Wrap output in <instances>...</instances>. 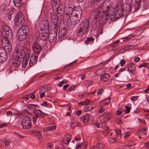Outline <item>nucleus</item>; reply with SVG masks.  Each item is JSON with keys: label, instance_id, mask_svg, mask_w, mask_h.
I'll use <instances>...</instances> for the list:
<instances>
[{"label": "nucleus", "instance_id": "c9c22d12", "mask_svg": "<svg viewBox=\"0 0 149 149\" xmlns=\"http://www.w3.org/2000/svg\"><path fill=\"white\" fill-rule=\"evenodd\" d=\"M48 38L51 42H53L56 39V35L50 34L49 35Z\"/></svg>", "mask_w": 149, "mask_h": 149}, {"label": "nucleus", "instance_id": "412c9836", "mask_svg": "<svg viewBox=\"0 0 149 149\" xmlns=\"http://www.w3.org/2000/svg\"><path fill=\"white\" fill-rule=\"evenodd\" d=\"M72 139L71 135L69 134H67L65 135V138L63 139V143L66 144H68Z\"/></svg>", "mask_w": 149, "mask_h": 149}, {"label": "nucleus", "instance_id": "f3484780", "mask_svg": "<svg viewBox=\"0 0 149 149\" xmlns=\"http://www.w3.org/2000/svg\"><path fill=\"white\" fill-rule=\"evenodd\" d=\"M49 31H46L42 30L40 31V36L41 39L45 40L48 38Z\"/></svg>", "mask_w": 149, "mask_h": 149}, {"label": "nucleus", "instance_id": "a211bd4d", "mask_svg": "<svg viewBox=\"0 0 149 149\" xmlns=\"http://www.w3.org/2000/svg\"><path fill=\"white\" fill-rule=\"evenodd\" d=\"M81 17H77L73 15H71V18H70L71 24L73 25H76L79 22Z\"/></svg>", "mask_w": 149, "mask_h": 149}, {"label": "nucleus", "instance_id": "f704fd0d", "mask_svg": "<svg viewBox=\"0 0 149 149\" xmlns=\"http://www.w3.org/2000/svg\"><path fill=\"white\" fill-rule=\"evenodd\" d=\"M29 57H27L26 58H24L22 61V67L23 68H25L28 64V60Z\"/></svg>", "mask_w": 149, "mask_h": 149}, {"label": "nucleus", "instance_id": "ddd939ff", "mask_svg": "<svg viewBox=\"0 0 149 149\" xmlns=\"http://www.w3.org/2000/svg\"><path fill=\"white\" fill-rule=\"evenodd\" d=\"M32 48L33 51L36 53L39 54L42 50V47L38 43L34 42L32 45Z\"/></svg>", "mask_w": 149, "mask_h": 149}, {"label": "nucleus", "instance_id": "c756f323", "mask_svg": "<svg viewBox=\"0 0 149 149\" xmlns=\"http://www.w3.org/2000/svg\"><path fill=\"white\" fill-rule=\"evenodd\" d=\"M109 74H105L102 75L101 77V79L104 81H107L109 78Z\"/></svg>", "mask_w": 149, "mask_h": 149}, {"label": "nucleus", "instance_id": "4d7b16f0", "mask_svg": "<svg viewBox=\"0 0 149 149\" xmlns=\"http://www.w3.org/2000/svg\"><path fill=\"white\" fill-rule=\"evenodd\" d=\"M138 98V96H132L131 97L130 99L132 100L136 101Z\"/></svg>", "mask_w": 149, "mask_h": 149}, {"label": "nucleus", "instance_id": "ea45409f", "mask_svg": "<svg viewBox=\"0 0 149 149\" xmlns=\"http://www.w3.org/2000/svg\"><path fill=\"white\" fill-rule=\"evenodd\" d=\"M94 40V38L92 37H90L87 38V40L85 41V43L86 44L88 43L91 44L92 43Z\"/></svg>", "mask_w": 149, "mask_h": 149}, {"label": "nucleus", "instance_id": "4c0bfd02", "mask_svg": "<svg viewBox=\"0 0 149 149\" xmlns=\"http://www.w3.org/2000/svg\"><path fill=\"white\" fill-rule=\"evenodd\" d=\"M33 132L36 134V135L38 136V139H41L42 138L41 133L40 131L36 130H34L33 131Z\"/></svg>", "mask_w": 149, "mask_h": 149}, {"label": "nucleus", "instance_id": "58836bf2", "mask_svg": "<svg viewBox=\"0 0 149 149\" xmlns=\"http://www.w3.org/2000/svg\"><path fill=\"white\" fill-rule=\"evenodd\" d=\"M91 103V101L90 100L86 99L84 101L81 102L79 103L81 105H84L86 106Z\"/></svg>", "mask_w": 149, "mask_h": 149}, {"label": "nucleus", "instance_id": "774afa93", "mask_svg": "<svg viewBox=\"0 0 149 149\" xmlns=\"http://www.w3.org/2000/svg\"><path fill=\"white\" fill-rule=\"evenodd\" d=\"M145 147L147 149L149 148V143L146 142L145 143Z\"/></svg>", "mask_w": 149, "mask_h": 149}, {"label": "nucleus", "instance_id": "dca6fc26", "mask_svg": "<svg viewBox=\"0 0 149 149\" xmlns=\"http://www.w3.org/2000/svg\"><path fill=\"white\" fill-rule=\"evenodd\" d=\"M38 58V56H37L34 54L31 55L29 63V67H32L37 62Z\"/></svg>", "mask_w": 149, "mask_h": 149}, {"label": "nucleus", "instance_id": "e2e57ef3", "mask_svg": "<svg viewBox=\"0 0 149 149\" xmlns=\"http://www.w3.org/2000/svg\"><path fill=\"white\" fill-rule=\"evenodd\" d=\"M133 36L132 35H130L128 36H127V37H125L124 38H123V40L124 41L126 40H128V39H130L131 38H132Z\"/></svg>", "mask_w": 149, "mask_h": 149}, {"label": "nucleus", "instance_id": "603ef678", "mask_svg": "<svg viewBox=\"0 0 149 149\" xmlns=\"http://www.w3.org/2000/svg\"><path fill=\"white\" fill-rule=\"evenodd\" d=\"M14 133L17 137L21 138H23L24 137V136L21 135L19 133L17 132H15Z\"/></svg>", "mask_w": 149, "mask_h": 149}, {"label": "nucleus", "instance_id": "6ab92c4d", "mask_svg": "<svg viewBox=\"0 0 149 149\" xmlns=\"http://www.w3.org/2000/svg\"><path fill=\"white\" fill-rule=\"evenodd\" d=\"M52 7L53 10H56V11H58L60 7V1L59 0H52Z\"/></svg>", "mask_w": 149, "mask_h": 149}, {"label": "nucleus", "instance_id": "5701e85b", "mask_svg": "<svg viewBox=\"0 0 149 149\" xmlns=\"http://www.w3.org/2000/svg\"><path fill=\"white\" fill-rule=\"evenodd\" d=\"M18 31L20 32L22 31V32L24 33L27 35L29 32V29L27 26H22Z\"/></svg>", "mask_w": 149, "mask_h": 149}, {"label": "nucleus", "instance_id": "f8f14e48", "mask_svg": "<svg viewBox=\"0 0 149 149\" xmlns=\"http://www.w3.org/2000/svg\"><path fill=\"white\" fill-rule=\"evenodd\" d=\"M34 116L33 118V122H35L38 118L42 117L44 116L43 112L40 110L38 109L33 111Z\"/></svg>", "mask_w": 149, "mask_h": 149}, {"label": "nucleus", "instance_id": "5fc2aeb1", "mask_svg": "<svg viewBox=\"0 0 149 149\" xmlns=\"http://www.w3.org/2000/svg\"><path fill=\"white\" fill-rule=\"evenodd\" d=\"M116 139V138L115 137L110 138L109 140V142L111 143H114Z\"/></svg>", "mask_w": 149, "mask_h": 149}, {"label": "nucleus", "instance_id": "cd10ccee", "mask_svg": "<svg viewBox=\"0 0 149 149\" xmlns=\"http://www.w3.org/2000/svg\"><path fill=\"white\" fill-rule=\"evenodd\" d=\"M51 87L49 86H43L41 87L40 90V93H42L43 92H47V91L50 90L51 89Z\"/></svg>", "mask_w": 149, "mask_h": 149}, {"label": "nucleus", "instance_id": "bf43d9fd", "mask_svg": "<svg viewBox=\"0 0 149 149\" xmlns=\"http://www.w3.org/2000/svg\"><path fill=\"white\" fill-rule=\"evenodd\" d=\"M103 92V89L102 88L99 89L97 92V95H100L102 94Z\"/></svg>", "mask_w": 149, "mask_h": 149}, {"label": "nucleus", "instance_id": "a18cd8bd", "mask_svg": "<svg viewBox=\"0 0 149 149\" xmlns=\"http://www.w3.org/2000/svg\"><path fill=\"white\" fill-rule=\"evenodd\" d=\"M13 1L15 5L16 6H18L19 4L22 1V0H13Z\"/></svg>", "mask_w": 149, "mask_h": 149}, {"label": "nucleus", "instance_id": "7ed1b4c3", "mask_svg": "<svg viewBox=\"0 0 149 149\" xmlns=\"http://www.w3.org/2000/svg\"><path fill=\"white\" fill-rule=\"evenodd\" d=\"M82 14V10L79 8L73 10L72 9H71L70 10H67L65 12V19L66 21H68L71 18V15H75L81 17Z\"/></svg>", "mask_w": 149, "mask_h": 149}, {"label": "nucleus", "instance_id": "0e129e2a", "mask_svg": "<svg viewBox=\"0 0 149 149\" xmlns=\"http://www.w3.org/2000/svg\"><path fill=\"white\" fill-rule=\"evenodd\" d=\"M6 115L7 116H12L13 114V112L11 111H8L6 112Z\"/></svg>", "mask_w": 149, "mask_h": 149}, {"label": "nucleus", "instance_id": "6e6d98bb", "mask_svg": "<svg viewBox=\"0 0 149 149\" xmlns=\"http://www.w3.org/2000/svg\"><path fill=\"white\" fill-rule=\"evenodd\" d=\"M78 77L79 78H81L82 80L85 79L86 76L83 74H80L78 75Z\"/></svg>", "mask_w": 149, "mask_h": 149}, {"label": "nucleus", "instance_id": "49530a36", "mask_svg": "<svg viewBox=\"0 0 149 149\" xmlns=\"http://www.w3.org/2000/svg\"><path fill=\"white\" fill-rule=\"evenodd\" d=\"M36 106V105L31 104L28 105V108L30 110H33L34 109Z\"/></svg>", "mask_w": 149, "mask_h": 149}, {"label": "nucleus", "instance_id": "79ce46f5", "mask_svg": "<svg viewBox=\"0 0 149 149\" xmlns=\"http://www.w3.org/2000/svg\"><path fill=\"white\" fill-rule=\"evenodd\" d=\"M120 149H132L131 148L127 145H123L120 146Z\"/></svg>", "mask_w": 149, "mask_h": 149}, {"label": "nucleus", "instance_id": "864d4df0", "mask_svg": "<svg viewBox=\"0 0 149 149\" xmlns=\"http://www.w3.org/2000/svg\"><path fill=\"white\" fill-rule=\"evenodd\" d=\"M110 102V98H109L107 102H104L102 103V106H104L106 105L109 104Z\"/></svg>", "mask_w": 149, "mask_h": 149}, {"label": "nucleus", "instance_id": "0eeeda50", "mask_svg": "<svg viewBox=\"0 0 149 149\" xmlns=\"http://www.w3.org/2000/svg\"><path fill=\"white\" fill-rule=\"evenodd\" d=\"M22 125L24 129H29L31 126V118L28 116L24 117L22 120Z\"/></svg>", "mask_w": 149, "mask_h": 149}, {"label": "nucleus", "instance_id": "39448f33", "mask_svg": "<svg viewBox=\"0 0 149 149\" xmlns=\"http://www.w3.org/2000/svg\"><path fill=\"white\" fill-rule=\"evenodd\" d=\"M89 26V22L88 20H84L80 24V28L78 31V35L82 36L85 34Z\"/></svg>", "mask_w": 149, "mask_h": 149}, {"label": "nucleus", "instance_id": "f03ea898", "mask_svg": "<svg viewBox=\"0 0 149 149\" xmlns=\"http://www.w3.org/2000/svg\"><path fill=\"white\" fill-rule=\"evenodd\" d=\"M24 52L19 49H15L13 55L11 62L15 66L18 67L21 64Z\"/></svg>", "mask_w": 149, "mask_h": 149}, {"label": "nucleus", "instance_id": "c85d7f7f", "mask_svg": "<svg viewBox=\"0 0 149 149\" xmlns=\"http://www.w3.org/2000/svg\"><path fill=\"white\" fill-rule=\"evenodd\" d=\"M96 107L94 105L89 104L86 105L85 107L86 109V111H91Z\"/></svg>", "mask_w": 149, "mask_h": 149}, {"label": "nucleus", "instance_id": "c03bdc74", "mask_svg": "<svg viewBox=\"0 0 149 149\" xmlns=\"http://www.w3.org/2000/svg\"><path fill=\"white\" fill-rule=\"evenodd\" d=\"M72 123L71 125L72 127V128L75 127L77 125L78 126V125L79 124V123L77 122V121L74 120H72Z\"/></svg>", "mask_w": 149, "mask_h": 149}, {"label": "nucleus", "instance_id": "393cba45", "mask_svg": "<svg viewBox=\"0 0 149 149\" xmlns=\"http://www.w3.org/2000/svg\"><path fill=\"white\" fill-rule=\"evenodd\" d=\"M56 128V125L55 124H54L46 128L45 130L47 132H50L55 130Z\"/></svg>", "mask_w": 149, "mask_h": 149}, {"label": "nucleus", "instance_id": "9d476101", "mask_svg": "<svg viewBox=\"0 0 149 149\" xmlns=\"http://www.w3.org/2000/svg\"><path fill=\"white\" fill-rule=\"evenodd\" d=\"M24 20L23 15L21 13H19L16 15L15 19V23L16 26L19 25Z\"/></svg>", "mask_w": 149, "mask_h": 149}, {"label": "nucleus", "instance_id": "2eb2a0df", "mask_svg": "<svg viewBox=\"0 0 149 149\" xmlns=\"http://www.w3.org/2000/svg\"><path fill=\"white\" fill-rule=\"evenodd\" d=\"M124 8V14L127 15L129 12L131 11L132 8V5L131 3H126L123 5Z\"/></svg>", "mask_w": 149, "mask_h": 149}, {"label": "nucleus", "instance_id": "b1692460", "mask_svg": "<svg viewBox=\"0 0 149 149\" xmlns=\"http://www.w3.org/2000/svg\"><path fill=\"white\" fill-rule=\"evenodd\" d=\"M104 145L101 142L97 143L95 146L93 147L92 149H103Z\"/></svg>", "mask_w": 149, "mask_h": 149}, {"label": "nucleus", "instance_id": "e433bc0d", "mask_svg": "<svg viewBox=\"0 0 149 149\" xmlns=\"http://www.w3.org/2000/svg\"><path fill=\"white\" fill-rule=\"evenodd\" d=\"M131 104H127L125 105V112L126 113H128L130 111V110L131 109Z\"/></svg>", "mask_w": 149, "mask_h": 149}, {"label": "nucleus", "instance_id": "9b49d317", "mask_svg": "<svg viewBox=\"0 0 149 149\" xmlns=\"http://www.w3.org/2000/svg\"><path fill=\"white\" fill-rule=\"evenodd\" d=\"M40 30L48 31H49V24L47 20L42 21L40 24Z\"/></svg>", "mask_w": 149, "mask_h": 149}, {"label": "nucleus", "instance_id": "423d86ee", "mask_svg": "<svg viewBox=\"0 0 149 149\" xmlns=\"http://www.w3.org/2000/svg\"><path fill=\"white\" fill-rule=\"evenodd\" d=\"M112 116L111 113L109 112H104L100 116V119L101 120H104V124H102V127L103 129L106 131H107L109 128L105 125L104 123L105 122L108 121L110 118H111Z\"/></svg>", "mask_w": 149, "mask_h": 149}, {"label": "nucleus", "instance_id": "20e7f679", "mask_svg": "<svg viewBox=\"0 0 149 149\" xmlns=\"http://www.w3.org/2000/svg\"><path fill=\"white\" fill-rule=\"evenodd\" d=\"M115 9L116 12L111 17V21L113 22L117 20L124 14L123 6L116 7Z\"/></svg>", "mask_w": 149, "mask_h": 149}, {"label": "nucleus", "instance_id": "72a5a7b5", "mask_svg": "<svg viewBox=\"0 0 149 149\" xmlns=\"http://www.w3.org/2000/svg\"><path fill=\"white\" fill-rule=\"evenodd\" d=\"M24 51L26 54V56L29 57L30 55L31 52L30 48L29 47H26L24 48Z\"/></svg>", "mask_w": 149, "mask_h": 149}, {"label": "nucleus", "instance_id": "680f3d73", "mask_svg": "<svg viewBox=\"0 0 149 149\" xmlns=\"http://www.w3.org/2000/svg\"><path fill=\"white\" fill-rule=\"evenodd\" d=\"M49 91L50 90L47 91L46 92H47V96L49 97L50 98L52 97V95H51Z\"/></svg>", "mask_w": 149, "mask_h": 149}, {"label": "nucleus", "instance_id": "13d9d810", "mask_svg": "<svg viewBox=\"0 0 149 149\" xmlns=\"http://www.w3.org/2000/svg\"><path fill=\"white\" fill-rule=\"evenodd\" d=\"M10 141L8 140H5L4 141V143L5 144L6 146H8L9 145Z\"/></svg>", "mask_w": 149, "mask_h": 149}, {"label": "nucleus", "instance_id": "052dcab7", "mask_svg": "<svg viewBox=\"0 0 149 149\" xmlns=\"http://www.w3.org/2000/svg\"><path fill=\"white\" fill-rule=\"evenodd\" d=\"M105 110V109L103 107V106H102L100 109H99L98 111V113H102L104 112Z\"/></svg>", "mask_w": 149, "mask_h": 149}, {"label": "nucleus", "instance_id": "473e14b6", "mask_svg": "<svg viewBox=\"0 0 149 149\" xmlns=\"http://www.w3.org/2000/svg\"><path fill=\"white\" fill-rule=\"evenodd\" d=\"M110 19V16L107 15V14L104 15L103 16V18L102 20H100V21L103 22V23L104 24L105 23L107 22L108 19Z\"/></svg>", "mask_w": 149, "mask_h": 149}, {"label": "nucleus", "instance_id": "09e8293b", "mask_svg": "<svg viewBox=\"0 0 149 149\" xmlns=\"http://www.w3.org/2000/svg\"><path fill=\"white\" fill-rule=\"evenodd\" d=\"M148 65L147 63H143L142 64H141L139 66H137L139 68H141L142 67H146L147 68V65Z\"/></svg>", "mask_w": 149, "mask_h": 149}, {"label": "nucleus", "instance_id": "f257e3e1", "mask_svg": "<svg viewBox=\"0 0 149 149\" xmlns=\"http://www.w3.org/2000/svg\"><path fill=\"white\" fill-rule=\"evenodd\" d=\"M1 44L4 48L0 49V63L4 62L7 58L6 53H9L11 50V45L9 40L6 38L2 39Z\"/></svg>", "mask_w": 149, "mask_h": 149}, {"label": "nucleus", "instance_id": "338daca9", "mask_svg": "<svg viewBox=\"0 0 149 149\" xmlns=\"http://www.w3.org/2000/svg\"><path fill=\"white\" fill-rule=\"evenodd\" d=\"M82 144V143L81 142L79 143L78 144H77L76 146V148L77 149H79V148L81 147Z\"/></svg>", "mask_w": 149, "mask_h": 149}, {"label": "nucleus", "instance_id": "7c9ffc66", "mask_svg": "<svg viewBox=\"0 0 149 149\" xmlns=\"http://www.w3.org/2000/svg\"><path fill=\"white\" fill-rule=\"evenodd\" d=\"M128 69L132 73H133V72L135 70L136 67L134 65L130 64L128 66Z\"/></svg>", "mask_w": 149, "mask_h": 149}, {"label": "nucleus", "instance_id": "bb28decb", "mask_svg": "<svg viewBox=\"0 0 149 149\" xmlns=\"http://www.w3.org/2000/svg\"><path fill=\"white\" fill-rule=\"evenodd\" d=\"M116 134V136H121V131L119 129L116 130L113 132H111L110 134V135L112 136V135H115Z\"/></svg>", "mask_w": 149, "mask_h": 149}, {"label": "nucleus", "instance_id": "4be33fe9", "mask_svg": "<svg viewBox=\"0 0 149 149\" xmlns=\"http://www.w3.org/2000/svg\"><path fill=\"white\" fill-rule=\"evenodd\" d=\"M81 120L84 124H86L89 120V118L88 115H84L81 117Z\"/></svg>", "mask_w": 149, "mask_h": 149}, {"label": "nucleus", "instance_id": "a19ab883", "mask_svg": "<svg viewBox=\"0 0 149 149\" xmlns=\"http://www.w3.org/2000/svg\"><path fill=\"white\" fill-rule=\"evenodd\" d=\"M122 0H117L116 1V7L123 6Z\"/></svg>", "mask_w": 149, "mask_h": 149}, {"label": "nucleus", "instance_id": "aec40b11", "mask_svg": "<svg viewBox=\"0 0 149 149\" xmlns=\"http://www.w3.org/2000/svg\"><path fill=\"white\" fill-rule=\"evenodd\" d=\"M18 31L17 33V37L19 41H23L26 38V36L24 33Z\"/></svg>", "mask_w": 149, "mask_h": 149}, {"label": "nucleus", "instance_id": "69168bd1", "mask_svg": "<svg viewBox=\"0 0 149 149\" xmlns=\"http://www.w3.org/2000/svg\"><path fill=\"white\" fill-rule=\"evenodd\" d=\"M29 95L30 96V97H31V98L32 99H33L35 98L36 97L35 95L34 94H33V93H29Z\"/></svg>", "mask_w": 149, "mask_h": 149}, {"label": "nucleus", "instance_id": "37998d69", "mask_svg": "<svg viewBox=\"0 0 149 149\" xmlns=\"http://www.w3.org/2000/svg\"><path fill=\"white\" fill-rule=\"evenodd\" d=\"M124 110L121 108H119L116 111V113L118 115H120L122 113Z\"/></svg>", "mask_w": 149, "mask_h": 149}, {"label": "nucleus", "instance_id": "3c124183", "mask_svg": "<svg viewBox=\"0 0 149 149\" xmlns=\"http://www.w3.org/2000/svg\"><path fill=\"white\" fill-rule=\"evenodd\" d=\"M93 2H96L97 3H101L104 2L105 0H92Z\"/></svg>", "mask_w": 149, "mask_h": 149}, {"label": "nucleus", "instance_id": "2f4dec72", "mask_svg": "<svg viewBox=\"0 0 149 149\" xmlns=\"http://www.w3.org/2000/svg\"><path fill=\"white\" fill-rule=\"evenodd\" d=\"M66 30L64 29H62L58 33L59 37L61 38H62L65 34Z\"/></svg>", "mask_w": 149, "mask_h": 149}, {"label": "nucleus", "instance_id": "a878e982", "mask_svg": "<svg viewBox=\"0 0 149 149\" xmlns=\"http://www.w3.org/2000/svg\"><path fill=\"white\" fill-rule=\"evenodd\" d=\"M51 27L52 29L53 30L54 32H56L58 29L57 22L52 23Z\"/></svg>", "mask_w": 149, "mask_h": 149}, {"label": "nucleus", "instance_id": "1a4fd4ad", "mask_svg": "<svg viewBox=\"0 0 149 149\" xmlns=\"http://www.w3.org/2000/svg\"><path fill=\"white\" fill-rule=\"evenodd\" d=\"M58 11H56V10H53V11L51 13L50 20L51 23L58 22L59 19L58 16L57 15Z\"/></svg>", "mask_w": 149, "mask_h": 149}, {"label": "nucleus", "instance_id": "4468645a", "mask_svg": "<svg viewBox=\"0 0 149 149\" xmlns=\"http://www.w3.org/2000/svg\"><path fill=\"white\" fill-rule=\"evenodd\" d=\"M104 10L106 12H107L108 13L109 15L110 20L111 21V17L112 15H113L115 14L116 12V9L109 6H107L105 8Z\"/></svg>", "mask_w": 149, "mask_h": 149}, {"label": "nucleus", "instance_id": "de8ad7c7", "mask_svg": "<svg viewBox=\"0 0 149 149\" xmlns=\"http://www.w3.org/2000/svg\"><path fill=\"white\" fill-rule=\"evenodd\" d=\"M30 97L29 94L25 95L23 97L22 99L23 100L26 101L28 100Z\"/></svg>", "mask_w": 149, "mask_h": 149}, {"label": "nucleus", "instance_id": "8fccbe9b", "mask_svg": "<svg viewBox=\"0 0 149 149\" xmlns=\"http://www.w3.org/2000/svg\"><path fill=\"white\" fill-rule=\"evenodd\" d=\"M67 82V80H64L62 81L58 84V85L60 87H61L63 84Z\"/></svg>", "mask_w": 149, "mask_h": 149}, {"label": "nucleus", "instance_id": "6e6552de", "mask_svg": "<svg viewBox=\"0 0 149 149\" xmlns=\"http://www.w3.org/2000/svg\"><path fill=\"white\" fill-rule=\"evenodd\" d=\"M2 32L4 36L7 37L10 36H11L12 32L10 28L7 25L3 26L2 28Z\"/></svg>", "mask_w": 149, "mask_h": 149}]
</instances>
